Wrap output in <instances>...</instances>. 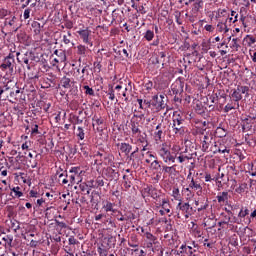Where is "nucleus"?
Wrapping results in <instances>:
<instances>
[{
	"label": "nucleus",
	"mask_w": 256,
	"mask_h": 256,
	"mask_svg": "<svg viewBox=\"0 0 256 256\" xmlns=\"http://www.w3.org/2000/svg\"><path fill=\"white\" fill-rule=\"evenodd\" d=\"M172 121V132L174 135L183 137V135H185L187 132V127H185V119L182 118L181 114L175 112Z\"/></svg>",
	"instance_id": "nucleus-1"
},
{
	"label": "nucleus",
	"mask_w": 256,
	"mask_h": 256,
	"mask_svg": "<svg viewBox=\"0 0 256 256\" xmlns=\"http://www.w3.org/2000/svg\"><path fill=\"white\" fill-rule=\"evenodd\" d=\"M157 153L164 163H175V159H177V154L171 152V148L167 143L160 144L157 147Z\"/></svg>",
	"instance_id": "nucleus-2"
},
{
	"label": "nucleus",
	"mask_w": 256,
	"mask_h": 256,
	"mask_svg": "<svg viewBox=\"0 0 256 256\" xmlns=\"http://www.w3.org/2000/svg\"><path fill=\"white\" fill-rule=\"evenodd\" d=\"M176 209L178 211V219H181V216H179L180 213L184 215L185 219H189V217H191V215L195 213V210H193V207H191V204H189V202H183L181 200L176 206Z\"/></svg>",
	"instance_id": "nucleus-3"
},
{
	"label": "nucleus",
	"mask_w": 256,
	"mask_h": 256,
	"mask_svg": "<svg viewBox=\"0 0 256 256\" xmlns=\"http://www.w3.org/2000/svg\"><path fill=\"white\" fill-rule=\"evenodd\" d=\"M249 95V87L248 86H238L236 89H234L232 93V97L234 101L239 102L241 99H243L242 95ZM236 109H239V103L236 104Z\"/></svg>",
	"instance_id": "nucleus-4"
},
{
	"label": "nucleus",
	"mask_w": 256,
	"mask_h": 256,
	"mask_svg": "<svg viewBox=\"0 0 256 256\" xmlns=\"http://www.w3.org/2000/svg\"><path fill=\"white\" fill-rule=\"evenodd\" d=\"M52 65H59V63H65L67 61V54L63 50H55L54 54L51 55Z\"/></svg>",
	"instance_id": "nucleus-5"
},
{
	"label": "nucleus",
	"mask_w": 256,
	"mask_h": 256,
	"mask_svg": "<svg viewBox=\"0 0 256 256\" xmlns=\"http://www.w3.org/2000/svg\"><path fill=\"white\" fill-rule=\"evenodd\" d=\"M103 175L108 181H119V170L115 166L105 168Z\"/></svg>",
	"instance_id": "nucleus-6"
},
{
	"label": "nucleus",
	"mask_w": 256,
	"mask_h": 256,
	"mask_svg": "<svg viewBox=\"0 0 256 256\" xmlns=\"http://www.w3.org/2000/svg\"><path fill=\"white\" fill-rule=\"evenodd\" d=\"M17 23V17L15 16H10L8 18H5L4 21V27L2 28V33H4V35H7V33H5V29H9L10 31H17V29H19L16 25Z\"/></svg>",
	"instance_id": "nucleus-7"
},
{
	"label": "nucleus",
	"mask_w": 256,
	"mask_h": 256,
	"mask_svg": "<svg viewBox=\"0 0 256 256\" xmlns=\"http://www.w3.org/2000/svg\"><path fill=\"white\" fill-rule=\"evenodd\" d=\"M183 87H185V82L178 78L175 82L171 85V89L174 95H181L183 93Z\"/></svg>",
	"instance_id": "nucleus-8"
},
{
	"label": "nucleus",
	"mask_w": 256,
	"mask_h": 256,
	"mask_svg": "<svg viewBox=\"0 0 256 256\" xmlns=\"http://www.w3.org/2000/svg\"><path fill=\"white\" fill-rule=\"evenodd\" d=\"M1 69H10L13 71V67H15V58L13 55L9 54L0 65Z\"/></svg>",
	"instance_id": "nucleus-9"
},
{
	"label": "nucleus",
	"mask_w": 256,
	"mask_h": 256,
	"mask_svg": "<svg viewBox=\"0 0 256 256\" xmlns=\"http://www.w3.org/2000/svg\"><path fill=\"white\" fill-rule=\"evenodd\" d=\"M130 129L132 131V137H139L141 135V125L135 120L130 121Z\"/></svg>",
	"instance_id": "nucleus-10"
},
{
	"label": "nucleus",
	"mask_w": 256,
	"mask_h": 256,
	"mask_svg": "<svg viewBox=\"0 0 256 256\" xmlns=\"http://www.w3.org/2000/svg\"><path fill=\"white\" fill-rule=\"evenodd\" d=\"M10 97L12 99H25V97H23V90H21V89H19V87H17V83H15L13 88H11Z\"/></svg>",
	"instance_id": "nucleus-11"
},
{
	"label": "nucleus",
	"mask_w": 256,
	"mask_h": 256,
	"mask_svg": "<svg viewBox=\"0 0 256 256\" xmlns=\"http://www.w3.org/2000/svg\"><path fill=\"white\" fill-rule=\"evenodd\" d=\"M116 146L120 152L124 153V155H129V153H131L133 149V146L131 144L125 142L117 143Z\"/></svg>",
	"instance_id": "nucleus-12"
},
{
	"label": "nucleus",
	"mask_w": 256,
	"mask_h": 256,
	"mask_svg": "<svg viewBox=\"0 0 256 256\" xmlns=\"http://www.w3.org/2000/svg\"><path fill=\"white\" fill-rule=\"evenodd\" d=\"M211 141H213V136L204 135L202 140V151H209V147L211 145Z\"/></svg>",
	"instance_id": "nucleus-13"
},
{
	"label": "nucleus",
	"mask_w": 256,
	"mask_h": 256,
	"mask_svg": "<svg viewBox=\"0 0 256 256\" xmlns=\"http://www.w3.org/2000/svg\"><path fill=\"white\" fill-rule=\"evenodd\" d=\"M189 3H193V13H199V11L203 9V0H189Z\"/></svg>",
	"instance_id": "nucleus-14"
},
{
	"label": "nucleus",
	"mask_w": 256,
	"mask_h": 256,
	"mask_svg": "<svg viewBox=\"0 0 256 256\" xmlns=\"http://www.w3.org/2000/svg\"><path fill=\"white\" fill-rule=\"evenodd\" d=\"M216 198H217L218 203H220V205L228 203V201H229V192H220V193H218Z\"/></svg>",
	"instance_id": "nucleus-15"
},
{
	"label": "nucleus",
	"mask_w": 256,
	"mask_h": 256,
	"mask_svg": "<svg viewBox=\"0 0 256 256\" xmlns=\"http://www.w3.org/2000/svg\"><path fill=\"white\" fill-rule=\"evenodd\" d=\"M180 249L182 250L180 253H186L188 256H196L195 253H197V250L193 249L191 246L182 245Z\"/></svg>",
	"instance_id": "nucleus-16"
},
{
	"label": "nucleus",
	"mask_w": 256,
	"mask_h": 256,
	"mask_svg": "<svg viewBox=\"0 0 256 256\" xmlns=\"http://www.w3.org/2000/svg\"><path fill=\"white\" fill-rule=\"evenodd\" d=\"M78 35H80L84 43H89V35H91V31H89V29L78 31Z\"/></svg>",
	"instance_id": "nucleus-17"
},
{
	"label": "nucleus",
	"mask_w": 256,
	"mask_h": 256,
	"mask_svg": "<svg viewBox=\"0 0 256 256\" xmlns=\"http://www.w3.org/2000/svg\"><path fill=\"white\" fill-rule=\"evenodd\" d=\"M128 159H129V161H132L133 169H137V167H139V156H137V154H135V152H132L129 155Z\"/></svg>",
	"instance_id": "nucleus-18"
},
{
	"label": "nucleus",
	"mask_w": 256,
	"mask_h": 256,
	"mask_svg": "<svg viewBox=\"0 0 256 256\" xmlns=\"http://www.w3.org/2000/svg\"><path fill=\"white\" fill-rule=\"evenodd\" d=\"M36 5L37 3H33L30 5V7L24 10V14H23L24 19H29V17H31V15L35 13V10H33V7H35Z\"/></svg>",
	"instance_id": "nucleus-19"
},
{
	"label": "nucleus",
	"mask_w": 256,
	"mask_h": 256,
	"mask_svg": "<svg viewBox=\"0 0 256 256\" xmlns=\"http://www.w3.org/2000/svg\"><path fill=\"white\" fill-rule=\"evenodd\" d=\"M71 79L67 78V76H64L61 78L60 80V85L64 88V89H71Z\"/></svg>",
	"instance_id": "nucleus-20"
},
{
	"label": "nucleus",
	"mask_w": 256,
	"mask_h": 256,
	"mask_svg": "<svg viewBox=\"0 0 256 256\" xmlns=\"http://www.w3.org/2000/svg\"><path fill=\"white\" fill-rule=\"evenodd\" d=\"M162 171L165 175H175L176 168H175V165L174 166L164 165L162 166Z\"/></svg>",
	"instance_id": "nucleus-21"
},
{
	"label": "nucleus",
	"mask_w": 256,
	"mask_h": 256,
	"mask_svg": "<svg viewBox=\"0 0 256 256\" xmlns=\"http://www.w3.org/2000/svg\"><path fill=\"white\" fill-rule=\"evenodd\" d=\"M115 204L111 203V202H106V204H104L103 209L106 213H116L117 210L114 208Z\"/></svg>",
	"instance_id": "nucleus-22"
},
{
	"label": "nucleus",
	"mask_w": 256,
	"mask_h": 256,
	"mask_svg": "<svg viewBox=\"0 0 256 256\" xmlns=\"http://www.w3.org/2000/svg\"><path fill=\"white\" fill-rule=\"evenodd\" d=\"M156 132H154V139L155 141H161L162 137H163V130H161V124H158L156 126Z\"/></svg>",
	"instance_id": "nucleus-23"
},
{
	"label": "nucleus",
	"mask_w": 256,
	"mask_h": 256,
	"mask_svg": "<svg viewBox=\"0 0 256 256\" xmlns=\"http://www.w3.org/2000/svg\"><path fill=\"white\" fill-rule=\"evenodd\" d=\"M217 31L219 33H229V28L227 27V23L218 22V24H217Z\"/></svg>",
	"instance_id": "nucleus-24"
},
{
	"label": "nucleus",
	"mask_w": 256,
	"mask_h": 256,
	"mask_svg": "<svg viewBox=\"0 0 256 256\" xmlns=\"http://www.w3.org/2000/svg\"><path fill=\"white\" fill-rule=\"evenodd\" d=\"M95 157H97V159H100V161H107V159H109L110 155L107 152L104 151H99L96 153Z\"/></svg>",
	"instance_id": "nucleus-25"
},
{
	"label": "nucleus",
	"mask_w": 256,
	"mask_h": 256,
	"mask_svg": "<svg viewBox=\"0 0 256 256\" xmlns=\"http://www.w3.org/2000/svg\"><path fill=\"white\" fill-rule=\"evenodd\" d=\"M90 202L92 205H95V206H97L99 204V192L93 191L91 193Z\"/></svg>",
	"instance_id": "nucleus-26"
},
{
	"label": "nucleus",
	"mask_w": 256,
	"mask_h": 256,
	"mask_svg": "<svg viewBox=\"0 0 256 256\" xmlns=\"http://www.w3.org/2000/svg\"><path fill=\"white\" fill-rule=\"evenodd\" d=\"M172 197L175 199V201H181V192L179 191V188H173Z\"/></svg>",
	"instance_id": "nucleus-27"
},
{
	"label": "nucleus",
	"mask_w": 256,
	"mask_h": 256,
	"mask_svg": "<svg viewBox=\"0 0 256 256\" xmlns=\"http://www.w3.org/2000/svg\"><path fill=\"white\" fill-rule=\"evenodd\" d=\"M0 239L4 241L7 245H11L13 243V236L2 234L0 235Z\"/></svg>",
	"instance_id": "nucleus-28"
},
{
	"label": "nucleus",
	"mask_w": 256,
	"mask_h": 256,
	"mask_svg": "<svg viewBox=\"0 0 256 256\" xmlns=\"http://www.w3.org/2000/svg\"><path fill=\"white\" fill-rule=\"evenodd\" d=\"M161 207L164 209V211H166V213H171V205L169 204L168 200H162Z\"/></svg>",
	"instance_id": "nucleus-29"
},
{
	"label": "nucleus",
	"mask_w": 256,
	"mask_h": 256,
	"mask_svg": "<svg viewBox=\"0 0 256 256\" xmlns=\"http://www.w3.org/2000/svg\"><path fill=\"white\" fill-rule=\"evenodd\" d=\"M150 167L153 171H159L161 170V162H159V160H154L150 164Z\"/></svg>",
	"instance_id": "nucleus-30"
},
{
	"label": "nucleus",
	"mask_w": 256,
	"mask_h": 256,
	"mask_svg": "<svg viewBox=\"0 0 256 256\" xmlns=\"http://www.w3.org/2000/svg\"><path fill=\"white\" fill-rule=\"evenodd\" d=\"M190 189H195V191H201V189H203L201 187V184H197V182H195V179L192 178L190 184H189Z\"/></svg>",
	"instance_id": "nucleus-31"
},
{
	"label": "nucleus",
	"mask_w": 256,
	"mask_h": 256,
	"mask_svg": "<svg viewBox=\"0 0 256 256\" xmlns=\"http://www.w3.org/2000/svg\"><path fill=\"white\" fill-rule=\"evenodd\" d=\"M154 37L155 32H153L152 30H147L144 34V39H146V41H153Z\"/></svg>",
	"instance_id": "nucleus-32"
},
{
	"label": "nucleus",
	"mask_w": 256,
	"mask_h": 256,
	"mask_svg": "<svg viewBox=\"0 0 256 256\" xmlns=\"http://www.w3.org/2000/svg\"><path fill=\"white\" fill-rule=\"evenodd\" d=\"M148 158H146L145 163L151 165L153 161H157V156L153 155L151 152H147Z\"/></svg>",
	"instance_id": "nucleus-33"
},
{
	"label": "nucleus",
	"mask_w": 256,
	"mask_h": 256,
	"mask_svg": "<svg viewBox=\"0 0 256 256\" xmlns=\"http://www.w3.org/2000/svg\"><path fill=\"white\" fill-rule=\"evenodd\" d=\"M236 193H239L241 195V193H245V191H247V183H241L239 185V187H237L235 189Z\"/></svg>",
	"instance_id": "nucleus-34"
},
{
	"label": "nucleus",
	"mask_w": 256,
	"mask_h": 256,
	"mask_svg": "<svg viewBox=\"0 0 256 256\" xmlns=\"http://www.w3.org/2000/svg\"><path fill=\"white\" fill-rule=\"evenodd\" d=\"M107 95L110 101H115V89H113V86H109Z\"/></svg>",
	"instance_id": "nucleus-35"
},
{
	"label": "nucleus",
	"mask_w": 256,
	"mask_h": 256,
	"mask_svg": "<svg viewBox=\"0 0 256 256\" xmlns=\"http://www.w3.org/2000/svg\"><path fill=\"white\" fill-rule=\"evenodd\" d=\"M249 215V210L247 208H241L240 212L238 213L239 219H245Z\"/></svg>",
	"instance_id": "nucleus-36"
},
{
	"label": "nucleus",
	"mask_w": 256,
	"mask_h": 256,
	"mask_svg": "<svg viewBox=\"0 0 256 256\" xmlns=\"http://www.w3.org/2000/svg\"><path fill=\"white\" fill-rule=\"evenodd\" d=\"M86 53H87V47H85L84 45L77 46V54L78 55H83L85 57Z\"/></svg>",
	"instance_id": "nucleus-37"
},
{
	"label": "nucleus",
	"mask_w": 256,
	"mask_h": 256,
	"mask_svg": "<svg viewBox=\"0 0 256 256\" xmlns=\"http://www.w3.org/2000/svg\"><path fill=\"white\" fill-rule=\"evenodd\" d=\"M83 89H85V94L90 95L91 97H95V90L93 88L89 87L88 85L83 86Z\"/></svg>",
	"instance_id": "nucleus-38"
},
{
	"label": "nucleus",
	"mask_w": 256,
	"mask_h": 256,
	"mask_svg": "<svg viewBox=\"0 0 256 256\" xmlns=\"http://www.w3.org/2000/svg\"><path fill=\"white\" fill-rule=\"evenodd\" d=\"M76 136L83 141V139H85V130H83V128L78 127L77 132H76Z\"/></svg>",
	"instance_id": "nucleus-39"
},
{
	"label": "nucleus",
	"mask_w": 256,
	"mask_h": 256,
	"mask_svg": "<svg viewBox=\"0 0 256 256\" xmlns=\"http://www.w3.org/2000/svg\"><path fill=\"white\" fill-rule=\"evenodd\" d=\"M146 239L152 243H157V237H155L151 232H146L145 233Z\"/></svg>",
	"instance_id": "nucleus-40"
},
{
	"label": "nucleus",
	"mask_w": 256,
	"mask_h": 256,
	"mask_svg": "<svg viewBox=\"0 0 256 256\" xmlns=\"http://www.w3.org/2000/svg\"><path fill=\"white\" fill-rule=\"evenodd\" d=\"M124 219L126 221H135V214L133 212L129 211L124 214Z\"/></svg>",
	"instance_id": "nucleus-41"
},
{
	"label": "nucleus",
	"mask_w": 256,
	"mask_h": 256,
	"mask_svg": "<svg viewBox=\"0 0 256 256\" xmlns=\"http://www.w3.org/2000/svg\"><path fill=\"white\" fill-rule=\"evenodd\" d=\"M129 247H139V243L137 242V236H131V242L128 243Z\"/></svg>",
	"instance_id": "nucleus-42"
},
{
	"label": "nucleus",
	"mask_w": 256,
	"mask_h": 256,
	"mask_svg": "<svg viewBox=\"0 0 256 256\" xmlns=\"http://www.w3.org/2000/svg\"><path fill=\"white\" fill-rule=\"evenodd\" d=\"M216 134L219 135V137H227V131L221 127L216 129Z\"/></svg>",
	"instance_id": "nucleus-43"
},
{
	"label": "nucleus",
	"mask_w": 256,
	"mask_h": 256,
	"mask_svg": "<svg viewBox=\"0 0 256 256\" xmlns=\"http://www.w3.org/2000/svg\"><path fill=\"white\" fill-rule=\"evenodd\" d=\"M80 190L85 192L86 191V195H89V193H91V189L89 188V185L82 183L79 185Z\"/></svg>",
	"instance_id": "nucleus-44"
},
{
	"label": "nucleus",
	"mask_w": 256,
	"mask_h": 256,
	"mask_svg": "<svg viewBox=\"0 0 256 256\" xmlns=\"http://www.w3.org/2000/svg\"><path fill=\"white\" fill-rule=\"evenodd\" d=\"M12 191L15 193V197H23V192H21V188L19 186L14 187Z\"/></svg>",
	"instance_id": "nucleus-45"
},
{
	"label": "nucleus",
	"mask_w": 256,
	"mask_h": 256,
	"mask_svg": "<svg viewBox=\"0 0 256 256\" xmlns=\"http://www.w3.org/2000/svg\"><path fill=\"white\" fill-rule=\"evenodd\" d=\"M95 183H96V187H103L105 185V181H103V177L101 176H98L96 178Z\"/></svg>",
	"instance_id": "nucleus-46"
},
{
	"label": "nucleus",
	"mask_w": 256,
	"mask_h": 256,
	"mask_svg": "<svg viewBox=\"0 0 256 256\" xmlns=\"http://www.w3.org/2000/svg\"><path fill=\"white\" fill-rule=\"evenodd\" d=\"M189 159H191V157L185 156V155H183V154H180V155L177 157V160L179 161V163H185V161H189Z\"/></svg>",
	"instance_id": "nucleus-47"
},
{
	"label": "nucleus",
	"mask_w": 256,
	"mask_h": 256,
	"mask_svg": "<svg viewBox=\"0 0 256 256\" xmlns=\"http://www.w3.org/2000/svg\"><path fill=\"white\" fill-rule=\"evenodd\" d=\"M70 109H72V111H77V109H79V102H77V100H74L70 103Z\"/></svg>",
	"instance_id": "nucleus-48"
},
{
	"label": "nucleus",
	"mask_w": 256,
	"mask_h": 256,
	"mask_svg": "<svg viewBox=\"0 0 256 256\" xmlns=\"http://www.w3.org/2000/svg\"><path fill=\"white\" fill-rule=\"evenodd\" d=\"M9 11L7 9H0V19H5V17H7V15H9Z\"/></svg>",
	"instance_id": "nucleus-49"
},
{
	"label": "nucleus",
	"mask_w": 256,
	"mask_h": 256,
	"mask_svg": "<svg viewBox=\"0 0 256 256\" xmlns=\"http://www.w3.org/2000/svg\"><path fill=\"white\" fill-rule=\"evenodd\" d=\"M55 225L60 229H67V224L65 222H61L59 220H55Z\"/></svg>",
	"instance_id": "nucleus-50"
},
{
	"label": "nucleus",
	"mask_w": 256,
	"mask_h": 256,
	"mask_svg": "<svg viewBox=\"0 0 256 256\" xmlns=\"http://www.w3.org/2000/svg\"><path fill=\"white\" fill-rule=\"evenodd\" d=\"M246 39H247V41H248L249 47H251V45H255V43H256L255 37L248 35V36L246 37Z\"/></svg>",
	"instance_id": "nucleus-51"
},
{
	"label": "nucleus",
	"mask_w": 256,
	"mask_h": 256,
	"mask_svg": "<svg viewBox=\"0 0 256 256\" xmlns=\"http://www.w3.org/2000/svg\"><path fill=\"white\" fill-rule=\"evenodd\" d=\"M123 179H124V188L125 189H131V181L127 180V175H124Z\"/></svg>",
	"instance_id": "nucleus-52"
},
{
	"label": "nucleus",
	"mask_w": 256,
	"mask_h": 256,
	"mask_svg": "<svg viewBox=\"0 0 256 256\" xmlns=\"http://www.w3.org/2000/svg\"><path fill=\"white\" fill-rule=\"evenodd\" d=\"M8 189L9 188L7 186L0 184V197H3V195H5V193H7Z\"/></svg>",
	"instance_id": "nucleus-53"
},
{
	"label": "nucleus",
	"mask_w": 256,
	"mask_h": 256,
	"mask_svg": "<svg viewBox=\"0 0 256 256\" xmlns=\"http://www.w3.org/2000/svg\"><path fill=\"white\" fill-rule=\"evenodd\" d=\"M11 83H13L12 81L7 82V84L0 90V95H3L4 91H9V89H11Z\"/></svg>",
	"instance_id": "nucleus-54"
},
{
	"label": "nucleus",
	"mask_w": 256,
	"mask_h": 256,
	"mask_svg": "<svg viewBox=\"0 0 256 256\" xmlns=\"http://www.w3.org/2000/svg\"><path fill=\"white\" fill-rule=\"evenodd\" d=\"M221 215H222V217L224 216L222 223H224V225H229V221H231V216L225 215L223 213Z\"/></svg>",
	"instance_id": "nucleus-55"
},
{
	"label": "nucleus",
	"mask_w": 256,
	"mask_h": 256,
	"mask_svg": "<svg viewBox=\"0 0 256 256\" xmlns=\"http://www.w3.org/2000/svg\"><path fill=\"white\" fill-rule=\"evenodd\" d=\"M32 135H39V125L37 124L32 125Z\"/></svg>",
	"instance_id": "nucleus-56"
},
{
	"label": "nucleus",
	"mask_w": 256,
	"mask_h": 256,
	"mask_svg": "<svg viewBox=\"0 0 256 256\" xmlns=\"http://www.w3.org/2000/svg\"><path fill=\"white\" fill-rule=\"evenodd\" d=\"M68 243H69V245H77V243H79V241H77V239H75V237L71 236L68 239Z\"/></svg>",
	"instance_id": "nucleus-57"
},
{
	"label": "nucleus",
	"mask_w": 256,
	"mask_h": 256,
	"mask_svg": "<svg viewBox=\"0 0 256 256\" xmlns=\"http://www.w3.org/2000/svg\"><path fill=\"white\" fill-rule=\"evenodd\" d=\"M250 111L251 112H250L249 118L252 119L253 121H255V119H256V110H255V108H252Z\"/></svg>",
	"instance_id": "nucleus-58"
},
{
	"label": "nucleus",
	"mask_w": 256,
	"mask_h": 256,
	"mask_svg": "<svg viewBox=\"0 0 256 256\" xmlns=\"http://www.w3.org/2000/svg\"><path fill=\"white\" fill-rule=\"evenodd\" d=\"M145 89H146V91H151L153 89V82L152 81H148L145 84Z\"/></svg>",
	"instance_id": "nucleus-59"
},
{
	"label": "nucleus",
	"mask_w": 256,
	"mask_h": 256,
	"mask_svg": "<svg viewBox=\"0 0 256 256\" xmlns=\"http://www.w3.org/2000/svg\"><path fill=\"white\" fill-rule=\"evenodd\" d=\"M98 253L100 256H107V249H103L101 247L98 248Z\"/></svg>",
	"instance_id": "nucleus-60"
},
{
	"label": "nucleus",
	"mask_w": 256,
	"mask_h": 256,
	"mask_svg": "<svg viewBox=\"0 0 256 256\" xmlns=\"http://www.w3.org/2000/svg\"><path fill=\"white\" fill-rule=\"evenodd\" d=\"M64 27L66 29H71L73 27V21L71 20H67L65 23H64Z\"/></svg>",
	"instance_id": "nucleus-61"
},
{
	"label": "nucleus",
	"mask_w": 256,
	"mask_h": 256,
	"mask_svg": "<svg viewBox=\"0 0 256 256\" xmlns=\"http://www.w3.org/2000/svg\"><path fill=\"white\" fill-rule=\"evenodd\" d=\"M232 109H236V107H235V106H231V104H227V105L224 107L225 113H229V111H232Z\"/></svg>",
	"instance_id": "nucleus-62"
},
{
	"label": "nucleus",
	"mask_w": 256,
	"mask_h": 256,
	"mask_svg": "<svg viewBox=\"0 0 256 256\" xmlns=\"http://www.w3.org/2000/svg\"><path fill=\"white\" fill-rule=\"evenodd\" d=\"M204 29H205L206 31H208L209 33H213V31H215V28L213 27V25H209V24H207V25L204 27Z\"/></svg>",
	"instance_id": "nucleus-63"
},
{
	"label": "nucleus",
	"mask_w": 256,
	"mask_h": 256,
	"mask_svg": "<svg viewBox=\"0 0 256 256\" xmlns=\"http://www.w3.org/2000/svg\"><path fill=\"white\" fill-rule=\"evenodd\" d=\"M93 121H95L96 125H103V119L101 118H94Z\"/></svg>",
	"instance_id": "nucleus-64"
}]
</instances>
